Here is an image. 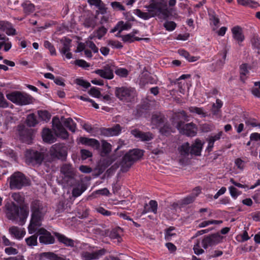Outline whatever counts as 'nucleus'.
Returning a JSON list of instances; mask_svg holds the SVG:
<instances>
[{
  "mask_svg": "<svg viewBox=\"0 0 260 260\" xmlns=\"http://www.w3.org/2000/svg\"><path fill=\"white\" fill-rule=\"evenodd\" d=\"M5 252L8 255H15L17 254L18 252L17 249L12 247L6 248L5 249Z\"/></svg>",
  "mask_w": 260,
  "mask_h": 260,
  "instance_id": "774afa93",
  "label": "nucleus"
},
{
  "mask_svg": "<svg viewBox=\"0 0 260 260\" xmlns=\"http://www.w3.org/2000/svg\"><path fill=\"white\" fill-rule=\"evenodd\" d=\"M80 142L83 145L91 146L96 149H99L100 147V142L94 139L80 137Z\"/></svg>",
  "mask_w": 260,
  "mask_h": 260,
  "instance_id": "b1692460",
  "label": "nucleus"
},
{
  "mask_svg": "<svg viewBox=\"0 0 260 260\" xmlns=\"http://www.w3.org/2000/svg\"><path fill=\"white\" fill-rule=\"evenodd\" d=\"M233 38L238 42V43H241L244 40V36L242 33V28L239 26H236L232 29Z\"/></svg>",
  "mask_w": 260,
  "mask_h": 260,
  "instance_id": "a878e982",
  "label": "nucleus"
},
{
  "mask_svg": "<svg viewBox=\"0 0 260 260\" xmlns=\"http://www.w3.org/2000/svg\"><path fill=\"white\" fill-rule=\"evenodd\" d=\"M223 237L220 236L219 233L211 234L208 236L205 237L202 240L203 247L207 249L209 246L215 245L221 242Z\"/></svg>",
  "mask_w": 260,
  "mask_h": 260,
  "instance_id": "4468645a",
  "label": "nucleus"
},
{
  "mask_svg": "<svg viewBox=\"0 0 260 260\" xmlns=\"http://www.w3.org/2000/svg\"><path fill=\"white\" fill-rule=\"evenodd\" d=\"M39 117L44 121H48L50 119L51 115L47 111H38Z\"/></svg>",
  "mask_w": 260,
  "mask_h": 260,
  "instance_id": "09e8293b",
  "label": "nucleus"
},
{
  "mask_svg": "<svg viewBox=\"0 0 260 260\" xmlns=\"http://www.w3.org/2000/svg\"><path fill=\"white\" fill-rule=\"evenodd\" d=\"M88 93L96 98H100L101 95V92L95 87H93L89 90Z\"/></svg>",
  "mask_w": 260,
  "mask_h": 260,
  "instance_id": "bf43d9fd",
  "label": "nucleus"
},
{
  "mask_svg": "<svg viewBox=\"0 0 260 260\" xmlns=\"http://www.w3.org/2000/svg\"><path fill=\"white\" fill-rule=\"evenodd\" d=\"M42 135L43 139L45 142L51 144L55 142V138L50 129L44 128L42 131Z\"/></svg>",
  "mask_w": 260,
  "mask_h": 260,
  "instance_id": "bb28decb",
  "label": "nucleus"
},
{
  "mask_svg": "<svg viewBox=\"0 0 260 260\" xmlns=\"http://www.w3.org/2000/svg\"><path fill=\"white\" fill-rule=\"evenodd\" d=\"M50 154L53 158L64 160L67 155L66 147L61 144H55L51 147Z\"/></svg>",
  "mask_w": 260,
  "mask_h": 260,
  "instance_id": "1a4fd4ad",
  "label": "nucleus"
},
{
  "mask_svg": "<svg viewBox=\"0 0 260 260\" xmlns=\"http://www.w3.org/2000/svg\"><path fill=\"white\" fill-rule=\"evenodd\" d=\"M204 144V143L202 142L200 140L197 139L194 143H193L191 146H190V154L196 156L201 155V152Z\"/></svg>",
  "mask_w": 260,
  "mask_h": 260,
  "instance_id": "6ab92c4d",
  "label": "nucleus"
},
{
  "mask_svg": "<svg viewBox=\"0 0 260 260\" xmlns=\"http://www.w3.org/2000/svg\"><path fill=\"white\" fill-rule=\"evenodd\" d=\"M107 32V29L104 26L100 27L94 32L95 36L99 39H101Z\"/></svg>",
  "mask_w": 260,
  "mask_h": 260,
  "instance_id": "a18cd8bd",
  "label": "nucleus"
},
{
  "mask_svg": "<svg viewBox=\"0 0 260 260\" xmlns=\"http://www.w3.org/2000/svg\"><path fill=\"white\" fill-rule=\"evenodd\" d=\"M77 175L76 173L73 175L69 176L67 177H63L64 181L69 186H74L79 185L82 183L80 180L76 179Z\"/></svg>",
  "mask_w": 260,
  "mask_h": 260,
  "instance_id": "c85d7f7f",
  "label": "nucleus"
},
{
  "mask_svg": "<svg viewBox=\"0 0 260 260\" xmlns=\"http://www.w3.org/2000/svg\"><path fill=\"white\" fill-rule=\"evenodd\" d=\"M222 106V102L219 99H217L216 101V103L213 104L212 105V108L211 109L212 114L213 115H217Z\"/></svg>",
  "mask_w": 260,
  "mask_h": 260,
  "instance_id": "79ce46f5",
  "label": "nucleus"
},
{
  "mask_svg": "<svg viewBox=\"0 0 260 260\" xmlns=\"http://www.w3.org/2000/svg\"><path fill=\"white\" fill-rule=\"evenodd\" d=\"M121 230L120 228L113 229L109 234L110 238L112 239H117V242L120 243L122 239L119 234V231Z\"/></svg>",
  "mask_w": 260,
  "mask_h": 260,
  "instance_id": "e433bc0d",
  "label": "nucleus"
},
{
  "mask_svg": "<svg viewBox=\"0 0 260 260\" xmlns=\"http://www.w3.org/2000/svg\"><path fill=\"white\" fill-rule=\"evenodd\" d=\"M175 228L170 226L169 228L166 230L165 239L168 240H171V237L176 235L175 233H172V232L174 230Z\"/></svg>",
  "mask_w": 260,
  "mask_h": 260,
  "instance_id": "864d4df0",
  "label": "nucleus"
},
{
  "mask_svg": "<svg viewBox=\"0 0 260 260\" xmlns=\"http://www.w3.org/2000/svg\"><path fill=\"white\" fill-rule=\"evenodd\" d=\"M60 171L61 174L63 175V177H67L76 173L75 169L70 164H64L60 168Z\"/></svg>",
  "mask_w": 260,
  "mask_h": 260,
  "instance_id": "4be33fe9",
  "label": "nucleus"
},
{
  "mask_svg": "<svg viewBox=\"0 0 260 260\" xmlns=\"http://www.w3.org/2000/svg\"><path fill=\"white\" fill-rule=\"evenodd\" d=\"M252 46L257 49H260V38L256 35L254 34L251 39Z\"/></svg>",
  "mask_w": 260,
  "mask_h": 260,
  "instance_id": "49530a36",
  "label": "nucleus"
},
{
  "mask_svg": "<svg viewBox=\"0 0 260 260\" xmlns=\"http://www.w3.org/2000/svg\"><path fill=\"white\" fill-rule=\"evenodd\" d=\"M9 232L13 237L17 239L22 238L25 234V231L24 229H20L15 226L10 228Z\"/></svg>",
  "mask_w": 260,
  "mask_h": 260,
  "instance_id": "393cba45",
  "label": "nucleus"
},
{
  "mask_svg": "<svg viewBox=\"0 0 260 260\" xmlns=\"http://www.w3.org/2000/svg\"><path fill=\"white\" fill-rule=\"evenodd\" d=\"M102 149L105 153H108L111 151V145L105 141H102Z\"/></svg>",
  "mask_w": 260,
  "mask_h": 260,
  "instance_id": "e2e57ef3",
  "label": "nucleus"
},
{
  "mask_svg": "<svg viewBox=\"0 0 260 260\" xmlns=\"http://www.w3.org/2000/svg\"><path fill=\"white\" fill-rule=\"evenodd\" d=\"M163 126L159 129V132L164 135L168 136L172 132V127L170 124L166 123L163 124Z\"/></svg>",
  "mask_w": 260,
  "mask_h": 260,
  "instance_id": "4c0bfd02",
  "label": "nucleus"
},
{
  "mask_svg": "<svg viewBox=\"0 0 260 260\" xmlns=\"http://www.w3.org/2000/svg\"><path fill=\"white\" fill-rule=\"evenodd\" d=\"M22 7L23 8L24 13L26 15H29L35 11L34 5L30 3L29 1L24 2L22 4Z\"/></svg>",
  "mask_w": 260,
  "mask_h": 260,
  "instance_id": "72a5a7b5",
  "label": "nucleus"
},
{
  "mask_svg": "<svg viewBox=\"0 0 260 260\" xmlns=\"http://www.w3.org/2000/svg\"><path fill=\"white\" fill-rule=\"evenodd\" d=\"M178 150L180 155L185 158L190 154V145L188 142L182 144L179 148Z\"/></svg>",
  "mask_w": 260,
  "mask_h": 260,
  "instance_id": "2f4dec72",
  "label": "nucleus"
},
{
  "mask_svg": "<svg viewBox=\"0 0 260 260\" xmlns=\"http://www.w3.org/2000/svg\"><path fill=\"white\" fill-rule=\"evenodd\" d=\"M128 73V71L123 68H120L115 71V74L121 77H126Z\"/></svg>",
  "mask_w": 260,
  "mask_h": 260,
  "instance_id": "4d7b16f0",
  "label": "nucleus"
},
{
  "mask_svg": "<svg viewBox=\"0 0 260 260\" xmlns=\"http://www.w3.org/2000/svg\"><path fill=\"white\" fill-rule=\"evenodd\" d=\"M114 66L106 64L102 69L96 70L94 72L102 78L107 79H112L114 77L113 70Z\"/></svg>",
  "mask_w": 260,
  "mask_h": 260,
  "instance_id": "dca6fc26",
  "label": "nucleus"
},
{
  "mask_svg": "<svg viewBox=\"0 0 260 260\" xmlns=\"http://www.w3.org/2000/svg\"><path fill=\"white\" fill-rule=\"evenodd\" d=\"M122 40L124 42L132 43L134 42L135 41H141V40H145L146 41H148L149 40V38H139V37H134V35L132 34H129L126 35H123L121 36Z\"/></svg>",
  "mask_w": 260,
  "mask_h": 260,
  "instance_id": "7c9ffc66",
  "label": "nucleus"
},
{
  "mask_svg": "<svg viewBox=\"0 0 260 260\" xmlns=\"http://www.w3.org/2000/svg\"><path fill=\"white\" fill-rule=\"evenodd\" d=\"M108 45L116 48H121L123 46L120 42L118 41L110 40L108 42Z\"/></svg>",
  "mask_w": 260,
  "mask_h": 260,
  "instance_id": "338daca9",
  "label": "nucleus"
},
{
  "mask_svg": "<svg viewBox=\"0 0 260 260\" xmlns=\"http://www.w3.org/2000/svg\"><path fill=\"white\" fill-rule=\"evenodd\" d=\"M86 189V187L85 184L82 182L73 188L72 191V196L74 198H77L80 196Z\"/></svg>",
  "mask_w": 260,
  "mask_h": 260,
  "instance_id": "473e14b6",
  "label": "nucleus"
},
{
  "mask_svg": "<svg viewBox=\"0 0 260 260\" xmlns=\"http://www.w3.org/2000/svg\"><path fill=\"white\" fill-rule=\"evenodd\" d=\"M37 238L38 235H34L26 238L25 242L28 246L32 247L37 246L38 244Z\"/></svg>",
  "mask_w": 260,
  "mask_h": 260,
  "instance_id": "a19ab883",
  "label": "nucleus"
},
{
  "mask_svg": "<svg viewBox=\"0 0 260 260\" xmlns=\"http://www.w3.org/2000/svg\"><path fill=\"white\" fill-rule=\"evenodd\" d=\"M143 155V151L140 149L129 150L124 155L121 162V171L122 172H126L134 162Z\"/></svg>",
  "mask_w": 260,
  "mask_h": 260,
  "instance_id": "20e7f679",
  "label": "nucleus"
},
{
  "mask_svg": "<svg viewBox=\"0 0 260 260\" xmlns=\"http://www.w3.org/2000/svg\"><path fill=\"white\" fill-rule=\"evenodd\" d=\"M189 111L191 113H196L198 115H202L203 117H206V114L204 112L203 108L196 107H191L189 108Z\"/></svg>",
  "mask_w": 260,
  "mask_h": 260,
  "instance_id": "8fccbe9b",
  "label": "nucleus"
},
{
  "mask_svg": "<svg viewBox=\"0 0 260 260\" xmlns=\"http://www.w3.org/2000/svg\"><path fill=\"white\" fill-rule=\"evenodd\" d=\"M176 127L181 134L188 137H193L197 134V128L193 123L184 124V122L180 121L177 123Z\"/></svg>",
  "mask_w": 260,
  "mask_h": 260,
  "instance_id": "9d476101",
  "label": "nucleus"
},
{
  "mask_svg": "<svg viewBox=\"0 0 260 260\" xmlns=\"http://www.w3.org/2000/svg\"><path fill=\"white\" fill-rule=\"evenodd\" d=\"M164 26L165 27L166 30L168 31H172L175 28L176 24L174 21H166L164 24Z\"/></svg>",
  "mask_w": 260,
  "mask_h": 260,
  "instance_id": "603ef678",
  "label": "nucleus"
},
{
  "mask_svg": "<svg viewBox=\"0 0 260 260\" xmlns=\"http://www.w3.org/2000/svg\"><path fill=\"white\" fill-rule=\"evenodd\" d=\"M83 24L85 27L94 28L96 25L95 18L90 16L86 17Z\"/></svg>",
  "mask_w": 260,
  "mask_h": 260,
  "instance_id": "f704fd0d",
  "label": "nucleus"
},
{
  "mask_svg": "<svg viewBox=\"0 0 260 260\" xmlns=\"http://www.w3.org/2000/svg\"><path fill=\"white\" fill-rule=\"evenodd\" d=\"M238 3L242 6L251 8H256L259 6L257 2L251 0H238Z\"/></svg>",
  "mask_w": 260,
  "mask_h": 260,
  "instance_id": "c9c22d12",
  "label": "nucleus"
},
{
  "mask_svg": "<svg viewBox=\"0 0 260 260\" xmlns=\"http://www.w3.org/2000/svg\"><path fill=\"white\" fill-rule=\"evenodd\" d=\"M118 26H119V31L122 32L123 30H127L131 28V24L129 23H124L123 21H120L118 23Z\"/></svg>",
  "mask_w": 260,
  "mask_h": 260,
  "instance_id": "6e6d98bb",
  "label": "nucleus"
},
{
  "mask_svg": "<svg viewBox=\"0 0 260 260\" xmlns=\"http://www.w3.org/2000/svg\"><path fill=\"white\" fill-rule=\"evenodd\" d=\"M111 6L115 10L124 11V7L119 2H113L111 3Z\"/></svg>",
  "mask_w": 260,
  "mask_h": 260,
  "instance_id": "13d9d810",
  "label": "nucleus"
},
{
  "mask_svg": "<svg viewBox=\"0 0 260 260\" xmlns=\"http://www.w3.org/2000/svg\"><path fill=\"white\" fill-rule=\"evenodd\" d=\"M41 257H44L49 260H56L57 254L52 252H45L41 253L40 254Z\"/></svg>",
  "mask_w": 260,
  "mask_h": 260,
  "instance_id": "de8ad7c7",
  "label": "nucleus"
},
{
  "mask_svg": "<svg viewBox=\"0 0 260 260\" xmlns=\"http://www.w3.org/2000/svg\"><path fill=\"white\" fill-rule=\"evenodd\" d=\"M7 99L13 103L23 106L31 104L33 101V98L25 92L20 91H13L6 95Z\"/></svg>",
  "mask_w": 260,
  "mask_h": 260,
  "instance_id": "39448f33",
  "label": "nucleus"
},
{
  "mask_svg": "<svg viewBox=\"0 0 260 260\" xmlns=\"http://www.w3.org/2000/svg\"><path fill=\"white\" fill-rule=\"evenodd\" d=\"M44 47L48 49L51 55H56V52L54 46L48 41H45L44 43Z\"/></svg>",
  "mask_w": 260,
  "mask_h": 260,
  "instance_id": "c03bdc74",
  "label": "nucleus"
},
{
  "mask_svg": "<svg viewBox=\"0 0 260 260\" xmlns=\"http://www.w3.org/2000/svg\"><path fill=\"white\" fill-rule=\"evenodd\" d=\"M29 184V179L20 172H15L10 178V187L11 189H20Z\"/></svg>",
  "mask_w": 260,
  "mask_h": 260,
  "instance_id": "423d86ee",
  "label": "nucleus"
},
{
  "mask_svg": "<svg viewBox=\"0 0 260 260\" xmlns=\"http://www.w3.org/2000/svg\"><path fill=\"white\" fill-rule=\"evenodd\" d=\"M81 154L82 159H86L92 156L91 152L86 149L81 150Z\"/></svg>",
  "mask_w": 260,
  "mask_h": 260,
  "instance_id": "69168bd1",
  "label": "nucleus"
},
{
  "mask_svg": "<svg viewBox=\"0 0 260 260\" xmlns=\"http://www.w3.org/2000/svg\"><path fill=\"white\" fill-rule=\"evenodd\" d=\"M115 94L120 100L131 102L134 100L136 95V91L134 88L131 87H116Z\"/></svg>",
  "mask_w": 260,
  "mask_h": 260,
  "instance_id": "0eeeda50",
  "label": "nucleus"
},
{
  "mask_svg": "<svg viewBox=\"0 0 260 260\" xmlns=\"http://www.w3.org/2000/svg\"><path fill=\"white\" fill-rule=\"evenodd\" d=\"M135 13L139 17L142 18L144 20H148L151 17H153L151 13L149 12H143L141 11L140 9H136L135 10Z\"/></svg>",
  "mask_w": 260,
  "mask_h": 260,
  "instance_id": "ea45409f",
  "label": "nucleus"
},
{
  "mask_svg": "<svg viewBox=\"0 0 260 260\" xmlns=\"http://www.w3.org/2000/svg\"><path fill=\"white\" fill-rule=\"evenodd\" d=\"M31 211V220L28 227V232L34 233L38 227L41 226V222L47 212L46 206L39 200L33 201L30 204Z\"/></svg>",
  "mask_w": 260,
  "mask_h": 260,
  "instance_id": "f03ea898",
  "label": "nucleus"
},
{
  "mask_svg": "<svg viewBox=\"0 0 260 260\" xmlns=\"http://www.w3.org/2000/svg\"><path fill=\"white\" fill-rule=\"evenodd\" d=\"M210 20L211 21L215 26H217L219 23V19L216 15L214 12H211L209 13Z\"/></svg>",
  "mask_w": 260,
  "mask_h": 260,
  "instance_id": "3c124183",
  "label": "nucleus"
},
{
  "mask_svg": "<svg viewBox=\"0 0 260 260\" xmlns=\"http://www.w3.org/2000/svg\"><path fill=\"white\" fill-rule=\"evenodd\" d=\"M37 234L39 235V241L40 243L45 245L53 244L55 243L54 237L51 233L44 228H40L38 230Z\"/></svg>",
  "mask_w": 260,
  "mask_h": 260,
  "instance_id": "f8f14e48",
  "label": "nucleus"
},
{
  "mask_svg": "<svg viewBox=\"0 0 260 260\" xmlns=\"http://www.w3.org/2000/svg\"><path fill=\"white\" fill-rule=\"evenodd\" d=\"M54 235L57 239L58 241L66 246L73 247L74 246V241L73 240L68 238L63 235L59 233L54 232Z\"/></svg>",
  "mask_w": 260,
  "mask_h": 260,
  "instance_id": "5701e85b",
  "label": "nucleus"
},
{
  "mask_svg": "<svg viewBox=\"0 0 260 260\" xmlns=\"http://www.w3.org/2000/svg\"><path fill=\"white\" fill-rule=\"evenodd\" d=\"M26 122L27 125L30 127L35 126L38 122L34 114L28 115L27 117Z\"/></svg>",
  "mask_w": 260,
  "mask_h": 260,
  "instance_id": "37998d69",
  "label": "nucleus"
},
{
  "mask_svg": "<svg viewBox=\"0 0 260 260\" xmlns=\"http://www.w3.org/2000/svg\"><path fill=\"white\" fill-rule=\"evenodd\" d=\"M107 252V250L105 248H102L93 252L83 251L81 253V256L84 260L98 259L105 255Z\"/></svg>",
  "mask_w": 260,
  "mask_h": 260,
  "instance_id": "2eb2a0df",
  "label": "nucleus"
},
{
  "mask_svg": "<svg viewBox=\"0 0 260 260\" xmlns=\"http://www.w3.org/2000/svg\"><path fill=\"white\" fill-rule=\"evenodd\" d=\"M75 63L76 65L84 68H88L90 66V64L88 63L82 59L76 60L75 61Z\"/></svg>",
  "mask_w": 260,
  "mask_h": 260,
  "instance_id": "052dcab7",
  "label": "nucleus"
},
{
  "mask_svg": "<svg viewBox=\"0 0 260 260\" xmlns=\"http://www.w3.org/2000/svg\"><path fill=\"white\" fill-rule=\"evenodd\" d=\"M52 125L55 135L62 139H67L69 137V134L62 125L59 118L54 117L52 119Z\"/></svg>",
  "mask_w": 260,
  "mask_h": 260,
  "instance_id": "9b49d317",
  "label": "nucleus"
},
{
  "mask_svg": "<svg viewBox=\"0 0 260 260\" xmlns=\"http://www.w3.org/2000/svg\"><path fill=\"white\" fill-rule=\"evenodd\" d=\"M166 118L165 115L160 113H155L151 117V123L155 127L160 126L166 122Z\"/></svg>",
  "mask_w": 260,
  "mask_h": 260,
  "instance_id": "aec40b11",
  "label": "nucleus"
},
{
  "mask_svg": "<svg viewBox=\"0 0 260 260\" xmlns=\"http://www.w3.org/2000/svg\"><path fill=\"white\" fill-rule=\"evenodd\" d=\"M9 106V104L5 100L4 94L0 92V107L7 108Z\"/></svg>",
  "mask_w": 260,
  "mask_h": 260,
  "instance_id": "0e129e2a",
  "label": "nucleus"
},
{
  "mask_svg": "<svg viewBox=\"0 0 260 260\" xmlns=\"http://www.w3.org/2000/svg\"><path fill=\"white\" fill-rule=\"evenodd\" d=\"M240 78L242 81L246 79V75L249 73L248 64L247 63L242 64L240 67Z\"/></svg>",
  "mask_w": 260,
  "mask_h": 260,
  "instance_id": "58836bf2",
  "label": "nucleus"
},
{
  "mask_svg": "<svg viewBox=\"0 0 260 260\" xmlns=\"http://www.w3.org/2000/svg\"><path fill=\"white\" fill-rule=\"evenodd\" d=\"M12 198L20 205V207L14 203L6 205V216L9 219L17 222L19 225H22L25 222L29 214L28 207L27 205H22L24 199L20 193H13Z\"/></svg>",
  "mask_w": 260,
  "mask_h": 260,
  "instance_id": "f257e3e1",
  "label": "nucleus"
},
{
  "mask_svg": "<svg viewBox=\"0 0 260 260\" xmlns=\"http://www.w3.org/2000/svg\"><path fill=\"white\" fill-rule=\"evenodd\" d=\"M149 204L150 206V208H147L148 205H147V204H145V205L144 206V210L142 212V214H144L150 211L153 212L154 214H156L157 213V202L154 200H151L149 202Z\"/></svg>",
  "mask_w": 260,
  "mask_h": 260,
  "instance_id": "c756f323",
  "label": "nucleus"
},
{
  "mask_svg": "<svg viewBox=\"0 0 260 260\" xmlns=\"http://www.w3.org/2000/svg\"><path fill=\"white\" fill-rule=\"evenodd\" d=\"M195 197L189 196L181 200L182 205H186L192 203L194 201Z\"/></svg>",
  "mask_w": 260,
  "mask_h": 260,
  "instance_id": "5fc2aeb1",
  "label": "nucleus"
},
{
  "mask_svg": "<svg viewBox=\"0 0 260 260\" xmlns=\"http://www.w3.org/2000/svg\"><path fill=\"white\" fill-rule=\"evenodd\" d=\"M18 134L20 140L24 143L29 144L32 142V132L31 129L25 128L23 125H19L17 126Z\"/></svg>",
  "mask_w": 260,
  "mask_h": 260,
  "instance_id": "ddd939ff",
  "label": "nucleus"
},
{
  "mask_svg": "<svg viewBox=\"0 0 260 260\" xmlns=\"http://www.w3.org/2000/svg\"><path fill=\"white\" fill-rule=\"evenodd\" d=\"M76 83L78 85L86 88H87L91 86L90 83L81 79H77Z\"/></svg>",
  "mask_w": 260,
  "mask_h": 260,
  "instance_id": "680f3d73",
  "label": "nucleus"
},
{
  "mask_svg": "<svg viewBox=\"0 0 260 260\" xmlns=\"http://www.w3.org/2000/svg\"><path fill=\"white\" fill-rule=\"evenodd\" d=\"M145 7L153 17L159 19L166 20L172 15L173 8L168 7L167 0H150Z\"/></svg>",
  "mask_w": 260,
  "mask_h": 260,
  "instance_id": "7ed1b4c3",
  "label": "nucleus"
},
{
  "mask_svg": "<svg viewBox=\"0 0 260 260\" xmlns=\"http://www.w3.org/2000/svg\"><path fill=\"white\" fill-rule=\"evenodd\" d=\"M61 42L62 43L63 47L59 50L60 52L65 55L67 58L71 59L72 57V54L69 51H70L71 40L66 38L63 41L61 40Z\"/></svg>",
  "mask_w": 260,
  "mask_h": 260,
  "instance_id": "412c9836",
  "label": "nucleus"
},
{
  "mask_svg": "<svg viewBox=\"0 0 260 260\" xmlns=\"http://www.w3.org/2000/svg\"><path fill=\"white\" fill-rule=\"evenodd\" d=\"M26 162L32 165H40L44 158L43 152L35 150H27L25 152Z\"/></svg>",
  "mask_w": 260,
  "mask_h": 260,
  "instance_id": "6e6552de",
  "label": "nucleus"
},
{
  "mask_svg": "<svg viewBox=\"0 0 260 260\" xmlns=\"http://www.w3.org/2000/svg\"><path fill=\"white\" fill-rule=\"evenodd\" d=\"M61 120L66 127H67L72 132H75L76 124L74 122L71 118H65L64 117H61Z\"/></svg>",
  "mask_w": 260,
  "mask_h": 260,
  "instance_id": "cd10ccee",
  "label": "nucleus"
},
{
  "mask_svg": "<svg viewBox=\"0 0 260 260\" xmlns=\"http://www.w3.org/2000/svg\"><path fill=\"white\" fill-rule=\"evenodd\" d=\"M121 127L119 124H116L110 128H101V134L107 137H111L118 135L121 132Z\"/></svg>",
  "mask_w": 260,
  "mask_h": 260,
  "instance_id": "a211bd4d",
  "label": "nucleus"
},
{
  "mask_svg": "<svg viewBox=\"0 0 260 260\" xmlns=\"http://www.w3.org/2000/svg\"><path fill=\"white\" fill-rule=\"evenodd\" d=\"M131 134L137 138H139L142 141H149L153 138V135L148 132H143L138 129H132Z\"/></svg>",
  "mask_w": 260,
  "mask_h": 260,
  "instance_id": "f3484780",
  "label": "nucleus"
}]
</instances>
